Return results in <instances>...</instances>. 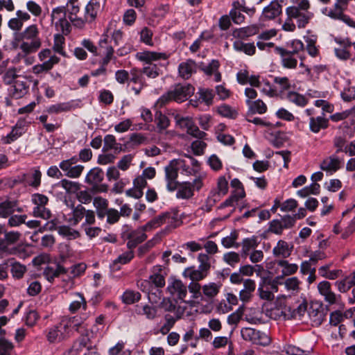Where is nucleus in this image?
<instances>
[{
	"mask_svg": "<svg viewBox=\"0 0 355 355\" xmlns=\"http://www.w3.org/2000/svg\"><path fill=\"white\" fill-rule=\"evenodd\" d=\"M233 48L235 51L243 52L248 55H254L256 51L254 43H244L239 40H236L234 42Z\"/></svg>",
	"mask_w": 355,
	"mask_h": 355,
	"instance_id": "ea45409f",
	"label": "nucleus"
},
{
	"mask_svg": "<svg viewBox=\"0 0 355 355\" xmlns=\"http://www.w3.org/2000/svg\"><path fill=\"white\" fill-rule=\"evenodd\" d=\"M58 233L68 240H73L80 236V232L69 225H60L58 227Z\"/></svg>",
	"mask_w": 355,
	"mask_h": 355,
	"instance_id": "a19ab883",
	"label": "nucleus"
},
{
	"mask_svg": "<svg viewBox=\"0 0 355 355\" xmlns=\"http://www.w3.org/2000/svg\"><path fill=\"white\" fill-rule=\"evenodd\" d=\"M162 268L160 266L153 267V274L149 277L148 281L150 284H154L157 288H162L165 285L164 277L161 274Z\"/></svg>",
	"mask_w": 355,
	"mask_h": 355,
	"instance_id": "4c0bfd02",
	"label": "nucleus"
},
{
	"mask_svg": "<svg viewBox=\"0 0 355 355\" xmlns=\"http://www.w3.org/2000/svg\"><path fill=\"white\" fill-rule=\"evenodd\" d=\"M245 103L248 107V114H262L266 112L267 106L263 101L257 99L255 101L245 100Z\"/></svg>",
	"mask_w": 355,
	"mask_h": 355,
	"instance_id": "c756f323",
	"label": "nucleus"
},
{
	"mask_svg": "<svg viewBox=\"0 0 355 355\" xmlns=\"http://www.w3.org/2000/svg\"><path fill=\"white\" fill-rule=\"evenodd\" d=\"M241 335L243 340L256 345L267 346L270 343V338L267 334L253 328H242Z\"/></svg>",
	"mask_w": 355,
	"mask_h": 355,
	"instance_id": "423d86ee",
	"label": "nucleus"
},
{
	"mask_svg": "<svg viewBox=\"0 0 355 355\" xmlns=\"http://www.w3.org/2000/svg\"><path fill=\"white\" fill-rule=\"evenodd\" d=\"M134 257V252L132 250L126 251L120 254L110 264L112 270H118L121 266L129 263Z\"/></svg>",
	"mask_w": 355,
	"mask_h": 355,
	"instance_id": "7c9ffc66",
	"label": "nucleus"
},
{
	"mask_svg": "<svg viewBox=\"0 0 355 355\" xmlns=\"http://www.w3.org/2000/svg\"><path fill=\"white\" fill-rule=\"evenodd\" d=\"M66 326H62V324L54 326L50 328L46 334L47 340L50 343H55L60 341L64 338V336L62 332V329H65Z\"/></svg>",
	"mask_w": 355,
	"mask_h": 355,
	"instance_id": "f704fd0d",
	"label": "nucleus"
},
{
	"mask_svg": "<svg viewBox=\"0 0 355 355\" xmlns=\"http://www.w3.org/2000/svg\"><path fill=\"white\" fill-rule=\"evenodd\" d=\"M291 50H287V51L291 52L294 55H296L299 59L302 60V56L301 55V53L304 51V44L302 41L299 40H295L291 43Z\"/></svg>",
	"mask_w": 355,
	"mask_h": 355,
	"instance_id": "338daca9",
	"label": "nucleus"
},
{
	"mask_svg": "<svg viewBox=\"0 0 355 355\" xmlns=\"http://www.w3.org/2000/svg\"><path fill=\"white\" fill-rule=\"evenodd\" d=\"M322 12L324 15L334 19H340L351 26H353L354 21L348 16L343 14L340 5L337 2L334 4L333 9L324 8Z\"/></svg>",
	"mask_w": 355,
	"mask_h": 355,
	"instance_id": "a211bd4d",
	"label": "nucleus"
},
{
	"mask_svg": "<svg viewBox=\"0 0 355 355\" xmlns=\"http://www.w3.org/2000/svg\"><path fill=\"white\" fill-rule=\"evenodd\" d=\"M41 46V40H22L19 49L26 54L37 51Z\"/></svg>",
	"mask_w": 355,
	"mask_h": 355,
	"instance_id": "a18cd8bd",
	"label": "nucleus"
},
{
	"mask_svg": "<svg viewBox=\"0 0 355 355\" xmlns=\"http://www.w3.org/2000/svg\"><path fill=\"white\" fill-rule=\"evenodd\" d=\"M309 317L315 326L320 325L324 320V313L321 306L312 305L308 311Z\"/></svg>",
	"mask_w": 355,
	"mask_h": 355,
	"instance_id": "a878e982",
	"label": "nucleus"
},
{
	"mask_svg": "<svg viewBox=\"0 0 355 355\" xmlns=\"http://www.w3.org/2000/svg\"><path fill=\"white\" fill-rule=\"evenodd\" d=\"M296 6H288L286 8L287 18L282 25V29L285 31L293 32L296 25L293 22L295 19L299 28H305L313 17V13L309 10L311 7L309 0H291Z\"/></svg>",
	"mask_w": 355,
	"mask_h": 355,
	"instance_id": "f257e3e1",
	"label": "nucleus"
},
{
	"mask_svg": "<svg viewBox=\"0 0 355 355\" xmlns=\"http://www.w3.org/2000/svg\"><path fill=\"white\" fill-rule=\"evenodd\" d=\"M21 40H40L39 37V30L35 24H32L26 27L20 34Z\"/></svg>",
	"mask_w": 355,
	"mask_h": 355,
	"instance_id": "c9c22d12",
	"label": "nucleus"
},
{
	"mask_svg": "<svg viewBox=\"0 0 355 355\" xmlns=\"http://www.w3.org/2000/svg\"><path fill=\"white\" fill-rule=\"evenodd\" d=\"M256 288L254 280L246 279L243 281V288L239 292V299L243 303L250 301Z\"/></svg>",
	"mask_w": 355,
	"mask_h": 355,
	"instance_id": "412c9836",
	"label": "nucleus"
},
{
	"mask_svg": "<svg viewBox=\"0 0 355 355\" xmlns=\"http://www.w3.org/2000/svg\"><path fill=\"white\" fill-rule=\"evenodd\" d=\"M220 286L216 283L211 282L202 287V293L209 298L214 297L219 292Z\"/></svg>",
	"mask_w": 355,
	"mask_h": 355,
	"instance_id": "603ef678",
	"label": "nucleus"
},
{
	"mask_svg": "<svg viewBox=\"0 0 355 355\" xmlns=\"http://www.w3.org/2000/svg\"><path fill=\"white\" fill-rule=\"evenodd\" d=\"M167 217V212L162 213L151 220H150L148 223H147L144 225V229H155L159 226H161L163 224H166V220Z\"/></svg>",
	"mask_w": 355,
	"mask_h": 355,
	"instance_id": "6e6d98bb",
	"label": "nucleus"
},
{
	"mask_svg": "<svg viewBox=\"0 0 355 355\" xmlns=\"http://www.w3.org/2000/svg\"><path fill=\"white\" fill-rule=\"evenodd\" d=\"M293 246L284 240H279L272 249V254L275 257L286 259L293 251Z\"/></svg>",
	"mask_w": 355,
	"mask_h": 355,
	"instance_id": "4be33fe9",
	"label": "nucleus"
},
{
	"mask_svg": "<svg viewBox=\"0 0 355 355\" xmlns=\"http://www.w3.org/2000/svg\"><path fill=\"white\" fill-rule=\"evenodd\" d=\"M282 284L288 292L292 293H297L300 291V281L296 277L287 278Z\"/></svg>",
	"mask_w": 355,
	"mask_h": 355,
	"instance_id": "4d7b16f0",
	"label": "nucleus"
},
{
	"mask_svg": "<svg viewBox=\"0 0 355 355\" xmlns=\"http://www.w3.org/2000/svg\"><path fill=\"white\" fill-rule=\"evenodd\" d=\"M73 109V105L70 102L60 103L49 106L46 112L48 114H59L61 112H69Z\"/></svg>",
	"mask_w": 355,
	"mask_h": 355,
	"instance_id": "37998d69",
	"label": "nucleus"
},
{
	"mask_svg": "<svg viewBox=\"0 0 355 355\" xmlns=\"http://www.w3.org/2000/svg\"><path fill=\"white\" fill-rule=\"evenodd\" d=\"M171 298L176 303L185 302L190 304L185 297L187 295V286L180 279H172L169 280L167 286Z\"/></svg>",
	"mask_w": 355,
	"mask_h": 355,
	"instance_id": "39448f33",
	"label": "nucleus"
},
{
	"mask_svg": "<svg viewBox=\"0 0 355 355\" xmlns=\"http://www.w3.org/2000/svg\"><path fill=\"white\" fill-rule=\"evenodd\" d=\"M51 24L55 30L62 35L70 33L71 26L67 19V11L64 6H58L53 8L51 13Z\"/></svg>",
	"mask_w": 355,
	"mask_h": 355,
	"instance_id": "20e7f679",
	"label": "nucleus"
},
{
	"mask_svg": "<svg viewBox=\"0 0 355 355\" xmlns=\"http://www.w3.org/2000/svg\"><path fill=\"white\" fill-rule=\"evenodd\" d=\"M64 35H62L61 33L54 35L53 50L59 54L65 56V52L64 51L65 39Z\"/></svg>",
	"mask_w": 355,
	"mask_h": 355,
	"instance_id": "bf43d9fd",
	"label": "nucleus"
},
{
	"mask_svg": "<svg viewBox=\"0 0 355 355\" xmlns=\"http://www.w3.org/2000/svg\"><path fill=\"white\" fill-rule=\"evenodd\" d=\"M286 98L291 103L300 107H304L308 103V100L302 94L295 92H289Z\"/></svg>",
	"mask_w": 355,
	"mask_h": 355,
	"instance_id": "09e8293b",
	"label": "nucleus"
},
{
	"mask_svg": "<svg viewBox=\"0 0 355 355\" xmlns=\"http://www.w3.org/2000/svg\"><path fill=\"white\" fill-rule=\"evenodd\" d=\"M17 73L18 71L15 67L7 69L3 76L4 83L11 85L13 84L16 80L21 79L22 78Z\"/></svg>",
	"mask_w": 355,
	"mask_h": 355,
	"instance_id": "13d9d810",
	"label": "nucleus"
},
{
	"mask_svg": "<svg viewBox=\"0 0 355 355\" xmlns=\"http://www.w3.org/2000/svg\"><path fill=\"white\" fill-rule=\"evenodd\" d=\"M58 185L63 188L68 193H77L80 189V184L77 182H73L67 179L60 180Z\"/></svg>",
	"mask_w": 355,
	"mask_h": 355,
	"instance_id": "3c124183",
	"label": "nucleus"
},
{
	"mask_svg": "<svg viewBox=\"0 0 355 355\" xmlns=\"http://www.w3.org/2000/svg\"><path fill=\"white\" fill-rule=\"evenodd\" d=\"M142 74L141 69H132L129 74L130 82L141 85H146Z\"/></svg>",
	"mask_w": 355,
	"mask_h": 355,
	"instance_id": "774afa93",
	"label": "nucleus"
},
{
	"mask_svg": "<svg viewBox=\"0 0 355 355\" xmlns=\"http://www.w3.org/2000/svg\"><path fill=\"white\" fill-rule=\"evenodd\" d=\"M223 259L229 266L235 267L240 261L241 255L236 252H228L223 254Z\"/></svg>",
	"mask_w": 355,
	"mask_h": 355,
	"instance_id": "e2e57ef3",
	"label": "nucleus"
},
{
	"mask_svg": "<svg viewBox=\"0 0 355 355\" xmlns=\"http://www.w3.org/2000/svg\"><path fill=\"white\" fill-rule=\"evenodd\" d=\"M193 92L194 88L189 84H178L170 90L172 98L177 103L185 101Z\"/></svg>",
	"mask_w": 355,
	"mask_h": 355,
	"instance_id": "f8f14e48",
	"label": "nucleus"
},
{
	"mask_svg": "<svg viewBox=\"0 0 355 355\" xmlns=\"http://www.w3.org/2000/svg\"><path fill=\"white\" fill-rule=\"evenodd\" d=\"M320 191V185L315 182H312L310 185L304 187L297 191V194L301 198H306L309 195H318Z\"/></svg>",
	"mask_w": 355,
	"mask_h": 355,
	"instance_id": "de8ad7c7",
	"label": "nucleus"
},
{
	"mask_svg": "<svg viewBox=\"0 0 355 355\" xmlns=\"http://www.w3.org/2000/svg\"><path fill=\"white\" fill-rule=\"evenodd\" d=\"M282 5L277 1H272L268 6L264 8L262 12V17L266 19H274L282 13Z\"/></svg>",
	"mask_w": 355,
	"mask_h": 355,
	"instance_id": "393cba45",
	"label": "nucleus"
},
{
	"mask_svg": "<svg viewBox=\"0 0 355 355\" xmlns=\"http://www.w3.org/2000/svg\"><path fill=\"white\" fill-rule=\"evenodd\" d=\"M259 245V242L258 241V238L255 236L245 238L243 239L241 245V254L243 257H247L250 252L255 250L258 245Z\"/></svg>",
	"mask_w": 355,
	"mask_h": 355,
	"instance_id": "b1692460",
	"label": "nucleus"
},
{
	"mask_svg": "<svg viewBox=\"0 0 355 355\" xmlns=\"http://www.w3.org/2000/svg\"><path fill=\"white\" fill-rule=\"evenodd\" d=\"M186 159H176L178 169L180 174L185 176H195L200 168V162L191 156H185Z\"/></svg>",
	"mask_w": 355,
	"mask_h": 355,
	"instance_id": "6e6552de",
	"label": "nucleus"
},
{
	"mask_svg": "<svg viewBox=\"0 0 355 355\" xmlns=\"http://www.w3.org/2000/svg\"><path fill=\"white\" fill-rule=\"evenodd\" d=\"M78 158L73 156L70 159L62 160L60 164V168L64 172V175L70 178H79L85 167L83 165L77 164Z\"/></svg>",
	"mask_w": 355,
	"mask_h": 355,
	"instance_id": "1a4fd4ad",
	"label": "nucleus"
},
{
	"mask_svg": "<svg viewBox=\"0 0 355 355\" xmlns=\"http://www.w3.org/2000/svg\"><path fill=\"white\" fill-rule=\"evenodd\" d=\"M203 187L202 178L198 177L192 182H177L173 186V189L168 188L167 191L169 192L176 191L175 197L179 200H189L194 196V191H199Z\"/></svg>",
	"mask_w": 355,
	"mask_h": 355,
	"instance_id": "7ed1b4c3",
	"label": "nucleus"
},
{
	"mask_svg": "<svg viewBox=\"0 0 355 355\" xmlns=\"http://www.w3.org/2000/svg\"><path fill=\"white\" fill-rule=\"evenodd\" d=\"M283 352L287 355H313L310 350H303L298 347L287 345L284 347Z\"/></svg>",
	"mask_w": 355,
	"mask_h": 355,
	"instance_id": "052dcab7",
	"label": "nucleus"
},
{
	"mask_svg": "<svg viewBox=\"0 0 355 355\" xmlns=\"http://www.w3.org/2000/svg\"><path fill=\"white\" fill-rule=\"evenodd\" d=\"M104 178V173L99 168H94L87 173L85 180L89 184H98L102 182Z\"/></svg>",
	"mask_w": 355,
	"mask_h": 355,
	"instance_id": "79ce46f5",
	"label": "nucleus"
},
{
	"mask_svg": "<svg viewBox=\"0 0 355 355\" xmlns=\"http://www.w3.org/2000/svg\"><path fill=\"white\" fill-rule=\"evenodd\" d=\"M76 298L69 305V310L71 313L77 312L80 308L86 309L87 302L83 295L80 293H76Z\"/></svg>",
	"mask_w": 355,
	"mask_h": 355,
	"instance_id": "c03bdc74",
	"label": "nucleus"
},
{
	"mask_svg": "<svg viewBox=\"0 0 355 355\" xmlns=\"http://www.w3.org/2000/svg\"><path fill=\"white\" fill-rule=\"evenodd\" d=\"M121 298L125 304H132L140 300L141 294L135 291L127 290L123 293Z\"/></svg>",
	"mask_w": 355,
	"mask_h": 355,
	"instance_id": "5fc2aeb1",
	"label": "nucleus"
},
{
	"mask_svg": "<svg viewBox=\"0 0 355 355\" xmlns=\"http://www.w3.org/2000/svg\"><path fill=\"white\" fill-rule=\"evenodd\" d=\"M24 133V128L21 123H17L11 132L2 139L4 144H8L17 140Z\"/></svg>",
	"mask_w": 355,
	"mask_h": 355,
	"instance_id": "e433bc0d",
	"label": "nucleus"
},
{
	"mask_svg": "<svg viewBox=\"0 0 355 355\" xmlns=\"http://www.w3.org/2000/svg\"><path fill=\"white\" fill-rule=\"evenodd\" d=\"M67 269L62 266L58 264L55 267L47 266L44 268L43 274L45 278L50 282L62 274H65Z\"/></svg>",
	"mask_w": 355,
	"mask_h": 355,
	"instance_id": "2f4dec72",
	"label": "nucleus"
},
{
	"mask_svg": "<svg viewBox=\"0 0 355 355\" xmlns=\"http://www.w3.org/2000/svg\"><path fill=\"white\" fill-rule=\"evenodd\" d=\"M33 215L35 217H39L44 220H49L51 217V211L46 207V205L34 207L33 209Z\"/></svg>",
	"mask_w": 355,
	"mask_h": 355,
	"instance_id": "0e129e2a",
	"label": "nucleus"
},
{
	"mask_svg": "<svg viewBox=\"0 0 355 355\" xmlns=\"http://www.w3.org/2000/svg\"><path fill=\"white\" fill-rule=\"evenodd\" d=\"M114 50L110 44V38L109 32L107 30L101 35L98 42V55L103 57L102 64L107 65L112 59H116L114 56Z\"/></svg>",
	"mask_w": 355,
	"mask_h": 355,
	"instance_id": "0eeeda50",
	"label": "nucleus"
},
{
	"mask_svg": "<svg viewBox=\"0 0 355 355\" xmlns=\"http://www.w3.org/2000/svg\"><path fill=\"white\" fill-rule=\"evenodd\" d=\"M183 277L189 278L191 282H198L205 279L207 273L199 268H196L194 266L187 268L182 272Z\"/></svg>",
	"mask_w": 355,
	"mask_h": 355,
	"instance_id": "cd10ccee",
	"label": "nucleus"
},
{
	"mask_svg": "<svg viewBox=\"0 0 355 355\" xmlns=\"http://www.w3.org/2000/svg\"><path fill=\"white\" fill-rule=\"evenodd\" d=\"M155 121L159 133H162L170 125V120L161 112H158L155 114Z\"/></svg>",
	"mask_w": 355,
	"mask_h": 355,
	"instance_id": "864d4df0",
	"label": "nucleus"
},
{
	"mask_svg": "<svg viewBox=\"0 0 355 355\" xmlns=\"http://www.w3.org/2000/svg\"><path fill=\"white\" fill-rule=\"evenodd\" d=\"M135 312L138 315H145L148 320H153L157 315V309L155 307L146 304L144 306H137Z\"/></svg>",
	"mask_w": 355,
	"mask_h": 355,
	"instance_id": "49530a36",
	"label": "nucleus"
},
{
	"mask_svg": "<svg viewBox=\"0 0 355 355\" xmlns=\"http://www.w3.org/2000/svg\"><path fill=\"white\" fill-rule=\"evenodd\" d=\"M29 85L26 78L16 80L10 89L11 96L15 98H20L26 95L28 91Z\"/></svg>",
	"mask_w": 355,
	"mask_h": 355,
	"instance_id": "aec40b11",
	"label": "nucleus"
},
{
	"mask_svg": "<svg viewBox=\"0 0 355 355\" xmlns=\"http://www.w3.org/2000/svg\"><path fill=\"white\" fill-rule=\"evenodd\" d=\"M42 173L37 168H33L28 173H23L17 177V182L24 183L34 188H37L41 184Z\"/></svg>",
	"mask_w": 355,
	"mask_h": 355,
	"instance_id": "4468645a",
	"label": "nucleus"
},
{
	"mask_svg": "<svg viewBox=\"0 0 355 355\" xmlns=\"http://www.w3.org/2000/svg\"><path fill=\"white\" fill-rule=\"evenodd\" d=\"M275 51L281 56V64L286 69H295L297 65V57L282 47H276Z\"/></svg>",
	"mask_w": 355,
	"mask_h": 355,
	"instance_id": "f3484780",
	"label": "nucleus"
},
{
	"mask_svg": "<svg viewBox=\"0 0 355 355\" xmlns=\"http://www.w3.org/2000/svg\"><path fill=\"white\" fill-rule=\"evenodd\" d=\"M258 30L257 26L243 27L234 30L232 33V35L237 40H242L256 35L258 33Z\"/></svg>",
	"mask_w": 355,
	"mask_h": 355,
	"instance_id": "c85d7f7f",
	"label": "nucleus"
},
{
	"mask_svg": "<svg viewBox=\"0 0 355 355\" xmlns=\"http://www.w3.org/2000/svg\"><path fill=\"white\" fill-rule=\"evenodd\" d=\"M137 60L146 64L141 69V73L149 78H155L162 73L159 66L154 64L153 62L164 60L169 58V55L164 52H157L151 51H143L137 52L135 55Z\"/></svg>",
	"mask_w": 355,
	"mask_h": 355,
	"instance_id": "f03ea898",
	"label": "nucleus"
},
{
	"mask_svg": "<svg viewBox=\"0 0 355 355\" xmlns=\"http://www.w3.org/2000/svg\"><path fill=\"white\" fill-rule=\"evenodd\" d=\"M86 209L81 205L73 207L71 212V216L67 220L71 226H76L85 216Z\"/></svg>",
	"mask_w": 355,
	"mask_h": 355,
	"instance_id": "72a5a7b5",
	"label": "nucleus"
},
{
	"mask_svg": "<svg viewBox=\"0 0 355 355\" xmlns=\"http://www.w3.org/2000/svg\"><path fill=\"white\" fill-rule=\"evenodd\" d=\"M328 126V119L324 116L311 117L309 121L310 130L318 133L321 129H324Z\"/></svg>",
	"mask_w": 355,
	"mask_h": 355,
	"instance_id": "58836bf2",
	"label": "nucleus"
},
{
	"mask_svg": "<svg viewBox=\"0 0 355 355\" xmlns=\"http://www.w3.org/2000/svg\"><path fill=\"white\" fill-rule=\"evenodd\" d=\"M178 172L179 169H178V163L176 159L171 160L168 164L164 167L166 189L168 188L173 189V184L178 182L177 180L178 178Z\"/></svg>",
	"mask_w": 355,
	"mask_h": 355,
	"instance_id": "dca6fc26",
	"label": "nucleus"
},
{
	"mask_svg": "<svg viewBox=\"0 0 355 355\" xmlns=\"http://www.w3.org/2000/svg\"><path fill=\"white\" fill-rule=\"evenodd\" d=\"M319 293L324 297V301L329 305L340 304L341 297L332 291L331 284L327 281L320 282L318 284Z\"/></svg>",
	"mask_w": 355,
	"mask_h": 355,
	"instance_id": "9b49d317",
	"label": "nucleus"
},
{
	"mask_svg": "<svg viewBox=\"0 0 355 355\" xmlns=\"http://www.w3.org/2000/svg\"><path fill=\"white\" fill-rule=\"evenodd\" d=\"M104 145L103 150L107 152L110 150H113L114 153H119L122 151V146L121 144L116 142V138L112 135H107L105 136Z\"/></svg>",
	"mask_w": 355,
	"mask_h": 355,
	"instance_id": "473e14b6",
	"label": "nucleus"
},
{
	"mask_svg": "<svg viewBox=\"0 0 355 355\" xmlns=\"http://www.w3.org/2000/svg\"><path fill=\"white\" fill-rule=\"evenodd\" d=\"M103 0H90L85 7V20L88 23L92 22L98 14L102 10Z\"/></svg>",
	"mask_w": 355,
	"mask_h": 355,
	"instance_id": "6ab92c4d",
	"label": "nucleus"
},
{
	"mask_svg": "<svg viewBox=\"0 0 355 355\" xmlns=\"http://www.w3.org/2000/svg\"><path fill=\"white\" fill-rule=\"evenodd\" d=\"M86 268L87 266L85 263H80L67 269V272L65 274H67L68 275L69 279L67 284L69 288H72L73 286L72 279L82 275L85 272Z\"/></svg>",
	"mask_w": 355,
	"mask_h": 355,
	"instance_id": "bb28decb",
	"label": "nucleus"
},
{
	"mask_svg": "<svg viewBox=\"0 0 355 355\" xmlns=\"http://www.w3.org/2000/svg\"><path fill=\"white\" fill-rule=\"evenodd\" d=\"M196 63L191 59L181 62L178 66L179 75L184 80L189 79L193 73L196 72Z\"/></svg>",
	"mask_w": 355,
	"mask_h": 355,
	"instance_id": "5701e85b",
	"label": "nucleus"
},
{
	"mask_svg": "<svg viewBox=\"0 0 355 355\" xmlns=\"http://www.w3.org/2000/svg\"><path fill=\"white\" fill-rule=\"evenodd\" d=\"M343 162V158H339L336 155H331L322 160L320 168L329 175H332L340 168Z\"/></svg>",
	"mask_w": 355,
	"mask_h": 355,
	"instance_id": "ddd939ff",
	"label": "nucleus"
},
{
	"mask_svg": "<svg viewBox=\"0 0 355 355\" xmlns=\"http://www.w3.org/2000/svg\"><path fill=\"white\" fill-rule=\"evenodd\" d=\"M238 232L235 230L232 231L230 235L222 239L221 244L225 248H237L238 245L236 243V241L238 239Z\"/></svg>",
	"mask_w": 355,
	"mask_h": 355,
	"instance_id": "680f3d73",
	"label": "nucleus"
},
{
	"mask_svg": "<svg viewBox=\"0 0 355 355\" xmlns=\"http://www.w3.org/2000/svg\"><path fill=\"white\" fill-rule=\"evenodd\" d=\"M201 286L198 282H191L187 286V289H189V292L192 294L191 298L192 300L189 301L190 304L194 300L202 299V295L201 293Z\"/></svg>",
	"mask_w": 355,
	"mask_h": 355,
	"instance_id": "69168bd1",
	"label": "nucleus"
},
{
	"mask_svg": "<svg viewBox=\"0 0 355 355\" xmlns=\"http://www.w3.org/2000/svg\"><path fill=\"white\" fill-rule=\"evenodd\" d=\"M20 235L19 232L15 231L5 232L4 238L0 237V251L7 255L15 254L17 249L16 248H10L8 245L17 242L19 240Z\"/></svg>",
	"mask_w": 355,
	"mask_h": 355,
	"instance_id": "9d476101",
	"label": "nucleus"
},
{
	"mask_svg": "<svg viewBox=\"0 0 355 355\" xmlns=\"http://www.w3.org/2000/svg\"><path fill=\"white\" fill-rule=\"evenodd\" d=\"M277 263L282 268V272L286 276L295 274L298 269V266L296 263H290L286 260H279Z\"/></svg>",
	"mask_w": 355,
	"mask_h": 355,
	"instance_id": "8fccbe9b",
	"label": "nucleus"
},
{
	"mask_svg": "<svg viewBox=\"0 0 355 355\" xmlns=\"http://www.w3.org/2000/svg\"><path fill=\"white\" fill-rule=\"evenodd\" d=\"M15 211H23V209L19 207L17 200L11 198H6L0 202V218H8Z\"/></svg>",
	"mask_w": 355,
	"mask_h": 355,
	"instance_id": "2eb2a0df",
	"label": "nucleus"
}]
</instances>
